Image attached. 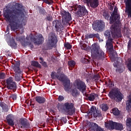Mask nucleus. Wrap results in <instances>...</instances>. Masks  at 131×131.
<instances>
[{
    "label": "nucleus",
    "mask_w": 131,
    "mask_h": 131,
    "mask_svg": "<svg viewBox=\"0 0 131 131\" xmlns=\"http://www.w3.org/2000/svg\"><path fill=\"white\" fill-rule=\"evenodd\" d=\"M7 89L8 90H13V89H15L16 88V84L15 82L13 81V78L10 77L7 80Z\"/></svg>",
    "instance_id": "2eb2a0df"
},
{
    "label": "nucleus",
    "mask_w": 131,
    "mask_h": 131,
    "mask_svg": "<svg viewBox=\"0 0 131 131\" xmlns=\"http://www.w3.org/2000/svg\"><path fill=\"white\" fill-rule=\"evenodd\" d=\"M117 72H119V73H122L123 72V68H121V67H119L118 69H116Z\"/></svg>",
    "instance_id": "c9c22d12"
},
{
    "label": "nucleus",
    "mask_w": 131,
    "mask_h": 131,
    "mask_svg": "<svg viewBox=\"0 0 131 131\" xmlns=\"http://www.w3.org/2000/svg\"><path fill=\"white\" fill-rule=\"evenodd\" d=\"M118 9L115 7L113 13L112 14V17L110 18V24H113L111 27V30L112 32V35L115 37L117 36L118 33L120 32V28L118 26V23H119L120 16L117 14Z\"/></svg>",
    "instance_id": "f03ea898"
},
{
    "label": "nucleus",
    "mask_w": 131,
    "mask_h": 131,
    "mask_svg": "<svg viewBox=\"0 0 131 131\" xmlns=\"http://www.w3.org/2000/svg\"><path fill=\"white\" fill-rule=\"evenodd\" d=\"M20 122L21 125L19 126V127H25L26 125V119H21L20 120Z\"/></svg>",
    "instance_id": "a878e982"
},
{
    "label": "nucleus",
    "mask_w": 131,
    "mask_h": 131,
    "mask_svg": "<svg viewBox=\"0 0 131 131\" xmlns=\"http://www.w3.org/2000/svg\"><path fill=\"white\" fill-rule=\"evenodd\" d=\"M32 65L33 66H35V67H38V68H41V66H40V64L37 61H32Z\"/></svg>",
    "instance_id": "cd10ccee"
},
{
    "label": "nucleus",
    "mask_w": 131,
    "mask_h": 131,
    "mask_svg": "<svg viewBox=\"0 0 131 131\" xmlns=\"http://www.w3.org/2000/svg\"><path fill=\"white\" fill-rule=\"evenodd\" d=\"M91 56L94 59H103L105 53L100 49V46L98 43H94L91 47Z\"/></svg>",
    "instance_id": "7ed1b4c3"
},
{
    "label": "nucleus",
    "mask_w": 131,
    "mask_h": 131,
    "mask_svg": "<svg viewBox=\"0 0 131 131\" xmlns=\"http://www.w3.org/2000/svg\"><path fill=\"white\" fill-rule=\"evenodd\" d=\"M92 126L93 127H95L96 129V131H104L103 129L101 128V127H99L98 124H96L95 123H91Z\"/></svg>",
    "instance_id": "b1692460"
},
{
    "label": "nucleus",
    "mask_w": 131,
    "mask_h": 131,
    "mask_svg": "<svg viewBox=\"0 0 131 131\" xmlns=\"http://www.w3.org/2000/svg\"><path fill=\"white\" fill-rule=\"evenodd\" d=\"M104 35L106 38H108V40L106 43V47L107 51H109L111 54V52L113 51V45H112V39L110 38V32L109 31H106L104 33Z\"/></svg>",
    "instance_id": "0eeeda50"
},
{
    "label": "nucleus",
    "mask_w": 131,
    "mask_h": 131,
    "mask_svg": "<svg viewBox=\"0 0 131 131\" xmlns=\"http://www.w3.org/2000/svg\"><path fill=\"white\" fill-rule=\"evenodd\" d=\"M13 116L12 115H9L7 116L6 119L7 120V122L9 125H11V126H14V121H13Z\"/></svg>",
    "instance_id": "aec40b11"
},
{
    "label": "nucleus",
    "mask_w": 131,
    "mask_h": 131,
    "mask_svg": "<svg viewBox=\"0 0 131 131\" xmlns=\"http://www.w3.org/2000/svg\"><path fill=\"white\" fill-rule=\"evenodd\" d=\"M112 112L114 115H119V111L117 108H114L112 109Z\"/></svg>",
    "instance_id": "7c9ffc66"
},
{
    "label": "nucleus",
    "mask_w": 131,
    "mask_h": 131,
    "mask_svg": "<svg viewBox=\"0 0 131 131\" xmlns=\"http://www.w3.org/2000/svg\"><path fill=\"white\" fill-rule=\"evenodd\" d=\"M65 48H67V49H68L70 50L72 48L71 45L69 43H67L64 44Z\"/></svg>",
    "instance_id": "4c0bfd02"
},
{
    "label": "nucleus",
    "mask_w": 131,
    "mask_h": 131,
    "mask_svg": "<svg viewBox=\"0 0 131 131\" xmlns=\"http://www.w3.org/2000/svg\"><path fill=\"white\" fill-rule=\"evenodd\" d=\"M105 27V23L102 20H98L93 24V28L96 31L102 30Z\"/></svg>",
    "instance_id": "1a4fd4ad"
},
{
    "label": "nucleus",
    "mask_w": 131,
    "mask_h": 131,
    "mask_svg": "<svg viewBox=\"0 0 131 131\" xmlns=\"http://www.w3.org/2000/svg\"><path fill=\"white\" fill-rule=\"evenodd\" d=\"M63 110L68 113H74V108L73 107V104L71 103L67 102L64 103L63 106Z\"/></svg>",
    "instance_id": "9d476101"
},
{
    "label": "nucleus",
    "mask_w": 131,
    "mask_h": 131,
    "mask_svg": "<svg viewBox=\"0 0 131 131\" xmlns=\"http://www.w3.org/2000/svg\"><path fill=\"white\" fill-rule=\"evenodd\" d=\"M8 43V45L11 47V48H13L14 49L16 48V43L15 42V40H14L13 38L11 39V40H9Z\"/></svg>",
    "instance_id": "5701e85b"
},
{
    "label": "nucleus",
    "mask_w": 131,
    "mask_h": 131,
    "mask_svg": "<svg viewBox=\"0 0 131 131\" xmlns=\"http://www.w3.org/2000/svg\"><path fill=\"white\" fill-rule=\"evenodd\" d=\"M0 106H1V107H4V103H1V104H0Z\"/></svg>",
    "instance_id": "09e8293b"
},
{
    "label": "nucleus",
    "mask_w": 131,
    "mask_h": 131,
    "mask_svg": "<svg viewBox=\"0 0 131 131\" xmlns=\"http://www.w3.org/2000/svg\"><path fill=\"white\" fill-rule=\"evenodd\" d=\"M53 24V26H55V28H60L61 27V23L58 20H54Z\"/></svg>",
    "instance_id": "393cba45"
},
{
    "label": "nucleus",
    "mask_w": 131,
    "mask_h": 131,
    "mask_svg": "<svg viewBox=\"0 0 131 131\" xmlns=\"http://www.w3.org/2000/svg\"><path fill=\"white\" fill-rule=\"evenodd\" d=\"M95 96H96V94H91L88 97L89 100L90 101H93L95 100Z\"/></svg>",
    "instance_id": "f704fd0d"
},
{
    "label": "nucleus",
    "mask_w": 131,
    "mask_h": 131,
    "mask_svg": "<svg viewBox=\"0 0 131 131\" xmlns=\"http://www.w3.org/2000/svg\"><path fill=\"white\" fill-rule=\"evenodd\" d=\"M110 10H111V11H113V5H110Z\"/></svg>",
    "instance_id": "de8ad7c7"
},
{
    "label": "nucleus",
    "mask_w": 131,
    "mask_h": 131,
    "mask_svg": "<svg viewBox=\"0 0 131 131\" xmlns=\"http://www.w3.org/2000/svg\"><path fill=\"white\" fill-rule=\"evenodd\" d=\"M76 11H77V14L79 16H81L82 15H86L88 14V11L85 9V7H81L80 5H78L76 8Z\"/></svg>",
    "instance_id": "ddd939ff"
},
{
    "label": "nucleus",
    "mask_w": 131,
    "mask_h": 131,
    "mask_svg": "<svg viewBox=\"0 0 131 131\" xmlns=\"http://www.w3.org/2000/svg\"><path fill=\"white\" fill-rule=\"evenodd\" d=\"M57 41V37L55 36H49L48 43V47H49L50 49H52V48L56 47Z\"/></svg>",
    "instance_id": "9b49d317"
},
{
    "label": "nucleus",
    "mask_w": 131,
    "mask_h": 131,
    "mask_svg": "<svg viewBox=\"0 0 131 131\" xmlns=\"http://www.w3.org/2000/svg\"><path fill=\"white\" fill-rule=\"evenodd\" d=\"M105 83L106 84H108L110 88H112V85H113V84H112V82H111V80H108V83L107 82H106Z\"/></svg>",
    "instance_id": "58836bf2"
},
{
    "label": "nucleus",
    "mask_w": 131,
    "mask_h": 131,
    "mask_svg": "<svg viewBox=\"0 0 131 131\" xmlns=\"http://www.w3.org/2000/svg\"><path fill=\"white\" fill-rule=\"evenodd\" d=\"M62 21H70L71 20V15L69 12L63 11L62 13Z\"/></svg>",
    "instance_id": "6ab92c4d"
},
{
    "label": "nucleus",
    "mask_w": 131,
    "mask_h": 131,
    "mask_svg": "<svg viewBox=\"0 0 131 131\" xmlns=\"http://www.w3.org/2000/svg\"><path fill=\"white\" fill-rule=\"evenodd\" d=\"M39 63L41 64V65L44 67H48V66L47 65V62L43 61V59L42 57L39 58Z\"/></svg>",
    "instance_id": "bb28decb"
},
{
    "label": "nucleus",
    "mask_w": 131,
    "mask_h": 131,
    "mask_svg": "<svg viewBox=\"0 0 131 131\" xmlns=\"http://www.w3.org/2000/svg\"><path fill=\"white\" fill-rule=\"evenodd\" d=\"M3 16L6 21L10 23L12 30H16L20 27L21 24L18 18V10L11 11L8 9L5 8Z\"/></svg>",
    "instance_id": "f257e3e1"
},
{
    "label": "nucleus",
    "mask_w": 131,
    "mask_h": 131,
    "mask_svg": "<svg viewBox=\"0 0 131 131\" xmlns=\"http://www.w3.org/2000/svg\"><path fill=\"white\" fill-rule=\"evenodd\" d=\"M82 50H86V47H85V45H83L81 47Z\"/></svg>",
    "instance_id": "a18cd8bd"
},
{
    "label": "nucleus",
    "mask_w": 131,
    "mask_h": 131,
    "mask_svg": "<svg viewBox=\"0 0 131 131\" xmlns=\"http://www.w3.org/2000/svg\"><path fill=\"white\" fill-rule=\"evenodd\" d=\"M126 124L128 128H131V118H128L126 121Z\"/></svg>",
    "instance_id": "c85d7f7f"
},
{
    "label": "nucleus",
    "mask_w": 131,
    "mask_h": 131,
    "mask_svg": "<svg viewBox=\"0 0 131 131\" xmlns=\"http://www.w3.org/2000/svg\"><path fill=\"white\" fill-rule=\"evenodd\" d=\"M130 131H131V130Z\"/></svg>",
    "instance_id": "864d4df0"
},
{
    "label": "nucleus",
    "mask_w": 131,
    "mask_h": 131,
    "mask_svg": "<svg viewBox=\"0 0 131 131\" xmlns=\"http://www.w3.org/2000/svg\"><path fill=\"white\" fill-rule=\"evenodd\" d=\"M56 78L60 81H64V78H65V76L64 75H61L60 77L56 76Z\"/></svg>",
    "instance_id": "72a5a7b5"
},
{
    "label": "nucleus",
    "mask_w": 131,
    "mask_h": 131,
    "mask_svg": "<svg viewBox=\"0 0 131 131\" xmlns=\"http://www.w3.org/2000/svg\"><path fill=\"white\" fill-rule=\"evenodd\" d=\"M5 73H1V74H0V78H1V79H4V78L5 77Z\"/></svg>",
    "instance_id": "37998d69"
},
{
    "label": "nucleus",
    "mask_w": 131,
    "mask_h": 131,
    "mask_svg": "<svg viewBox=\"0 0 131 131\" xmlns=\"http://www.w3.org/2000/svg\"><path fill=\"white\" fill-rule=\"evenodd\" d=\"M108 95L111 97V99L115 100L117 102H121L122 99L124 98L123 95L120 93V91L118 89H116L111 92Z\"/></svg>",
    "instance_id": "20e7f679"
},
{
    "label": "nucleus",
    "mask_w": 131,
    "mask_h": 131,
    "mask_svg": "<svg viewBox=\"0 0 131 131\" xmlns=\"http://www.w3.org/2000/svg\"><path fill=\"white\" fill-rule=\"evenodd\" d=\"M46 4L48 5H52L53 4V0H43Z\"/></svg>",
    "instance_id": "e433bc0d"
},
{
    "label": "nucleus",
    "mask_w": 131,
    "mask_h": 131,
    "mask_svg": "<svg viewBox=\"0 0 131 131\" xmlns=\"http://www.w3.org/2000/svg\"><path fill=\"white\" fill-rule=\"evenodd\" d=\"M105 124L106 127L110 129H114V128L117 130H122L123 129V126L120 123L110 121L109 123H105Z\"/></svg>",
    "instance_id": "423d86ee"
},
{
    "label": "nucleus",
    "mask_w": 131,
    "mask_h": 131,
    "mask_svg": "<svg viewBox=\"0 0 131 131\" xmlns=\"http://www.w3.org/2000/svg\"><path fill=\"white\" fill-rule=\"evenodd\" d=\"M99 39L100 41H103V39H101V40H100V39Z\"/></svg>",
    "instance_id": "3c124183"
},
{
    "label": "nucleus",
    "mask_w": 131,
    "mask_h": 131,
    "mask_svg": "<svg viewBox=\"0 0 131 131\" xmlns=\"http://www.w3.org/2000/svg\"><path fill=\"white\" fill-rule=\"evenodd\" d=\"M63 100H64V97H63L62 96H59L58 97V101H59V102H62V101H63Z\"/></svg>",
    "instance_id": "ea45409f"
},
{
    "label": "nucleus",
    "mask_w": 131,
    "mask_h": 131,
    "mask_svg": "<svg viewBox=\"0 0 131 131\" xmlns=\"http://www.w3.org/2000/svg\"><path fill=\"white\" fill-rule=\"evenodd\" d=\"M112 60H114V67H118V65H119V63H117V64H116V62H117V61H116V60H118V58H117V57H116V58H114V56H112ZM115 59V60H114Z\"/></svg>",
    "instance_id": "c756f323"
},
{
    "label": "nucleus",
    "mask_w": 131,
    "mask_h": 131,
    "mask_svg": "<svg viewBox=\"0 0 131 131\" xmlns=\"http://www.w3.org/2000/svg\"><path fill=\"white\" fill-rule=\"evenodd\" d=\"M128 100L126 102V107L127 110L131 109V93L129 95V96H128Z\"/></svg>",
    "instance_id": "4be33fe9"
},
{
    "label": "nucleus",
    "mask_w": 131,
    "mask_h": 131,
    "mask_svg": "<svg viewBox=\"0 0 131 131\" xmlns=\"http://www.w3.org/2000/svg\"><path fill=\"white\" fill-rule=\"evenodd\" d=\"M103 16L105 17V19H108L109 17V14H106V12L103 13Z\"/></svg>",
    "instance_id": "a19ab883"
},
{
    "label": "nucleus",
    "mask_w": 131,
    "mask_h": 131,
    "mask_svg": "<svg viewBox=\"0 0 131 131\" xmlns=\"http://www.w3.org/2000/svg\"><path fill=\"white\" fill-rule=\"evenodd\" d=\"M89 116H93V117H99L101 116L99 111L97 110V108L95 106H92L90 111L88 113Z\"/></svg>",
    "instance_id": "4468645a"
},
{
    "label": "nucleus",
    "mask_w": 131,
    "mask_h": 131,
    "mask_svg": "<svg viewBox=\"0 0 131 131\" xmlns=\"http://www.w3.org/2000/svg\"><path fill=\"white\" fill-rule=\"evenodd\" d=\"M11 98H12V99H13V100H16V99H17V95H11Z\"/></svg>",
    "instance_id": "79ce46f5"
},
{
    "label": "nucleus",
    "mask_w": 131,
    "mask_h": 131,
    "mask_svg": "<svg viewBox=\"0 0 131 131\" xmlns=\"http://www.w3.org/2000/svg\"><path fill=\"white\" fill-rule=\"evenodd\" d=\"M98 38H100V37H99L98 36Z\"/></svg>",
    "instance_id": "603ef678"
},
{
    "label": "nucleus",
    "mask_w": 131,
    "mask_h": 131,
    "mask_svg": "<svg viewBox=\"0 0 131 131\" xmlns=\"http://www.w3.org/2000/svg\"><path fill=\"white\" fill-rule=\"evenodd\" d=\"M47 19H48V20H51V18H50V17H47Z\"/></svg>",
    "instance_id": "8fccbe9b"
},
{
    "label": "nucleus",
    "mask_w": 131,
    "mask_h": 131,
    "mask_svg": "<svg viewBox=\"0 0 131 131\" xmlns=\"http://www.w3.org/2000/svg\"><path fill=\"white\" fill-rule=\"evenodd\" d=\"M12 69H13L15 75V80L16 81H20L22 79V71L20 69V63L16 62L12 66Z\"/></svg>",
    "instance_id": "39448f33"
},
{
    "label": "nucleus",
    "mask_w": 131,
    "mask_h": 131,
    "mask_svg": "<svg viewBox=\"0 0 131 131\" xmlns=\"http://www.w3.org/2000/svg\"><path fill=\"white\" fill-rule=\"evenodd\" d=\"M55 72H52L51 73V77H52L53 78H55Z\"/></svg>",
    "instance_id": "49530a36"
},
{
    "label": "nucleus",
    "mask_w": 131,
    "mask_h": 131,
    "mask_svg": "<svg viewBox=\"0 0 131 131\" xmlns=\"http://www.w3.org/2000/svg\"><path fill=\"white\" fill-rule=\"evenodd\" d=\"M101 108L102 111H107V110H108V106L107 105V104H102L101 105Z\"/></svg>",
    "instance_id": "2f4dec72"
},
{
    "label": "nucleus",
    "mask_w": 131,
    "mask_h": 131,
    "mask_svg": "<svg viewBox=\"0 0 131 131\" xmlns=\"http://www.w3.org/2000/svg\"><path fill=\"white\" fill-rule=\"evenodd\" d=\"M68 64L70 67H74V66H75V61L73 60H71L69 61Z\"/></svg>",
    "instance_id": "473e14b6"
},
{
    "label": "nucleus",
    "mask_w": 131,
    "mask_h": 131,
    "mask_svg": "<svg viewBox=\"0 0 131 131\" xmlns=\"http://www.w3.org/2000/svg\"><path fill=\"white\" fill-rule=\"evenodd\" d=\"M63 85L64 86L65 91L68 93H71L73 96H76L77 94L78 93L76 88L72 89V90L70 91V80L68 79L64 82Z\"/></svg>",
    "instance_id": "6e6552de"
},
{
    "label": "nucleus",
    "mask_w": 131,
    "mask_h": 131,
    "mask_svg": "<svg viewBox=\"0 0 131 131\" xmlns=\"http://www.w3.org/2000/svg\"><path fill=\"white\" fill-rule=\"evenodd\" d=\"M87 5H90L91 8H97L99 6V0H84Z\"/></svg>",
    "instance_id": "dca6fc26"
},
{
    "label": "nucleus",
    "mask_w": 131,
    "mask_h": 131,
    "mask_svg": "<svg viewBox=\"0 0 131 131\" xmlns=\"http://www.w3.org/2000/svg\"><path fill=\"white\" fill-rule=\"evenodd\" d=\"M35 100L37 103H39V104H42V103H45V102H46V98L40 96L36 97Z\"/></svg>",
    "instance_id": "412c9836"
},
{
    "label": "nucleus",
    "mask_w": 131,
    "mask_h": 131,
    "mask_svg": "<svg viewBox=\"0 0 131 131\" xmlns=\"http://www.w3.org/2000/svg\"><path fill=\"white\" fill-rule=\"evenodd\" d=\"M94 37V35L90 34L87 36V38H92Z\"/></svg>",
    "instance_id": "c03bdc74"
},
{
    "label": "nucleus",
    "mask_w": 131,
    "mask_h": 131,
    "mask_svg": "<svg viewBox=\"0 0 131 131\" xmlns=\"http://www.w3.org/2000/svg\"><path fill=\"white\" fill-rule=\"evenodd\" d=\"M75 88H77L78 90H79L83 94L85 92V89L86 86L84 82L79 81L78 82H76L75 84Z\"/></svg>",
    "instance_id": "f8f14e48"
},
{
    "label": "nucleus",
    "mask_w": 131,
    "mask_h": 131,
    "mask_svg": "<svg viewBox=\"0 0 131 131\" xmlns=\"http://www.w3.org/2000/svg\"><path fill=\"white\" fill-rule=\"evenodd\" d=\"M126 4V13L128 14V17H131V0H125Z\"/></svg>",
    "instance_id": "a211bd4d"
},
{
    "label": "nucleus",
    "mask_w": 131,
    "mask_h": 131,
    "mask_svg": "<svg viewBox=\"0 0 131 131\" xmlns=\"http://www.w3.org/2000/svg\"><path fill=\"white\" fill-rule=\"evenodd\" d=\"M31 41H33L36 45H40L43 41V37L41 34H39L34 38H32Z\"/></svg>",
    "instance_id": "f3484780"
}]
</instances>
